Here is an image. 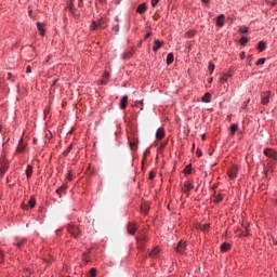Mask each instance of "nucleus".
<instances>
[{"label": "nucleus", "instance_id": "nucleus-11", "mask_svg": "<svg viewBox=\"0 0 277 277\" xmlns=\"http://www.w3.org/2000/svg\"><path fill=\"white\" fill-rule=\"evenodd\" d=\"M137 230V227H135V224L129 223L128 224V233L129 235H135Z\"/></svg>", "mask_w": 277, "mask_h": 277}, {"label": "nucleus", "instance_id": "nucleus-41", "mask_svg": "<svg viewBox=\"0 0 277 277\" xmlns=\"http://www.w3.org/2000/svg\"><path fill=\"white\" fill-rule=\"evenodd\" d=\"M148 155H150V149H146L144 155H143V159H146V157H148Z\"/></svg>", "mask_w": 277, "mask_h": 277}, {"label": "nucleus", "instance_id": "nucleus-52", "mask_svg": "<svg viewBox=\"0 0 277 277\" xmlns=\"http://www.w3.org/2000/svg\"><path fill=\"white\" fill-rule=\"evenodd\" d=\"M26 72H27V74L31 72V66H27V67H26Z\"/></svg>", "mask_w": 277, "mask_h": 277}, {"label": "nucleus", "instance_id": "nucleus-61", "mask_svg": "<svg viewBox=\"0 0 277 277\" xmlns=\"http://www.w3.org/2000/svg\"><path fill=\"white\" fill-rule=\"evenodd\" d=\"M194 148H196V144H193V150H194Z\"/></svg>", "mask_w": 277, "mask_h": 277}, {"label": "nucleus", "instance_id": "nucleus-20", "mask_svg": "<svg viewBox=\"0 0 277 277\" xmlns=\"http://www.w3.org/2000/svg\"><path fill=\"white\" fill-rule=\"evenodd\" d=\"M8 172V163H0V174Z\"/></svg>", "mask_w": 277, "mask_h": 277}, {"label": "nucleus", "instance_id": "nucleus-36", "mask_svg": "<svg viewBox=\"0 0 277 277\" xmlns=\"http://www.w3.org/2000/svg\"><path fill=\"white\" fill-rule=\"evenodd\" d=\"M239 32L240 34H248V27H246V26L240 27Z\"/></svg>", "mask_w": 277, "mask_h": 277}, {"label": "nucleus", "instance_id": "nucleus-51", "mask_svg": "<svg viewBox=\"0 0 277 277\" xmlns=\"http://www.w3.org/2000/svg\"><path fill=\"white\" fill-rule=\"evenodd\" d=\"M28 16H29L30 18H34V11H29V12H28Z\"/></svg>", "mask_w": 277, "mask_h": 277}, {"label": "nucleus", "instance_id": "nucleus-12", "mask_svg": "<svg viewBox=\"0 0 277 277\" xmlns=\"http://www.w3.org/2000/svg\"><path fill=\"white\" fill-rule=\"evenodd\" d=\"M160 47H163V42L159 41V39H156L154 41L153 51H155V53H157V51L159 50Z\"/></svg>", "mask_w": 277, "mask_h": 277}, {"label": "nucleus", "instance_id": "nucleus-7", "mask_svg": "<svg viewBox=\"0 0 277 277\" xmlns=\"http://www.w3.org/2000/svg\"><path fill=\"white\" fill-rule=\"evenodd\" d=\"M146 241H148V238L146 236L136 237V243L138 248H144V243H146Z\"/></svg>", "mask_w": 277, "mask_h": 277}, {"label": "nucleus", "instance_id": "nucleus-18", "mask_svg": "<svg viewBox=\"0 0 277 277\" xmlns=\"http://www.w3.org/2000/svg\"><path fill=\"white\" fill-rule=\"evenodd\" d=\"M24 150H25V143H23V140H21L16 148V153H23Z\"/></svg>", "mask_w": 277, "mask_h": 277}, {"label": "nucleus", "instance_id": "nucleus-24", "mask_svg": "<svg viewBox=\"0 0 277 277\" xmlns=\"http://www.w3.org/2000/svg\"><path fill=\"white\" fill-rule=\"evenodd\" d=\"M258 49H259V51H261V52L265 51V49H266L265 42L260 41V42L258 43Z\"/></svg>", "mask_w": 277, "mask_h": 277}, {"label": "nucleus", "instance_id": "nucleus-23", "mask_svg": "<svg viewBox=\"0 0 277 277\" xmlns=\"http://www.w3.org/2000/svg\"><path fill=\"white\" fill-rule=\"evenodd\" d=\"M224 200V197L222 195H214L213 202H222Z\"/></svg>", "mask_w": 277, "mask_h": 277}, {"label": "nucleus", "instance_id": "nucleus-60", "mask_svg": "<svg viewBox=\"0 0 277 277\" xmlns=\"http://www.w3.org/2000/svg\"><path fill=\"white\" fill-rule=\"evenodd\" d=\"M197 155H198V157H200V155H202V153L200 150H197Z\"/></svg>", "mask_w": 277, "mask_h": 277}, {"label": "nucleus", "instance_id": "nucleus-28", "mask_svg": "<svg viewBox=\"0 0 277 277\" xmlns=\"http://www.w3.org/2000/svg\"><path fill=\"white\" fill-rule=\"evenodd\" d=\"M28 207H30V209H34V207H36V198L31 197L29 199Z\"/></svg>", "mask_w": 277, "mask_h": 277}, {"label": "nucleus", "instance_id": "nucleus-59", "mask_svg": "<svg viewBox=\"0 0 277 277\" xmlns=\"http://www.w3.org/2000/svg\"><path fill=\"white\" fill-rule=\"evenodd\" d=\"M240 57H241V60H243V57H246V52H242V53L240 54Z\"/></svg>", "mask_w": 277, "mask_h": 277}, {"label": "nucleus", "instance_id": "nucleus-39", "mask_svg": "<svg viewBox=\"0 0 277 277\" xmlns=\"http://www.w3.org/2000/svg\"><path fill=\"white\" fill-rule=\"evenodd\" d=\"M70 150H72V145H69L66 150L63 153V155H68V153H70Z\"/></svg>", "mask_w": 277, "mask_h": 277}, {"label": "nucleus", "instance_id": "nucleus-6", "mask_svg": "<svg viewBox=\"0 0 277 277\" xmlns=\"http://www.w3.org/2000/svg\"><path fill=\"white\" fill-rule=\"evenodd\" d=\"M194 189V184H192L190 182H186L184 184V187L182 188V192H184V194H187V196H189V192Z\"/></svg>", "mask_w": 277, "mask_h": 277}, {"label": "nucleus", "instance_id": "nucleus-43", "mask_svg": "<svg viewBox=\"0 0 277 277\" xmlns=\"http://www.w3.org/2000/svg\"><path fill=\"white\" fill-rule=\"evenodd\" d=\"M271 159H275V161H277V153L273 151V156H271Z\"/></svg>", "mask_w": 277, "mask_h": 277}, {"label": "nucleus", "instance_id": "nucleus-37", "mask_svg": "<svg viewBox=\"0 0 277 277\" xmlns=\"http://www.w3.org/2000/svg\"><path fill=\"white\" fill-rule=\"evenodd\" d=\"M89 274L91 277H96V268H91Z\"/></svg>", "mask_w": 277, "mask_h": 277}, {"label": "nucleus", "instance_id": "nucleus-5", "mask_svg": "<svg viewBox=\"0 0 277 277\" xmlns=\"http://www.w3.org/2000/svg\"><path fill=\"white\" fill-rule=\"evenodd\" d=\"M237 166L233 164L228 170H227V175L229 179H237Z\"/></svg>", "mask_w": 277, "mask_h": 277}, {"label": "nucleus", "instance_id": "nucleus-25", "mask_svg": "<svg viewBox=\"0 0 277 277\" xmlns=\"http://www.w3.org/2000/svg\"><path fill=\"white\" fill-rule=\"evenodd\" d=\"M97 25H98V27L105 28V25H107V19H105V18L102 17V18L98 21Z\"/></svg>", "mask_w": 277, "mask_h": 277}, {"label": "nucleus", "instance_id": "nucleus-53", "mask_svg": "<svg viewBox=\"0 0 277 277\" xmlns=\"http://www.w3.org/2000/svg\"><path fill=\"white\" fill-rule=\"evenodd\" d=\"M6 79H9V81L12 80V74L8 72L6 74Z\"/></svg>", "mask_w": 277, "mask_h": 277}, {"label": "nucleus", "instance_id": "nucleus-35", "mask_svg": "<svg viewBox=\"0 0 277 277\" xmlns=\"http://www.w3.org/2000/svg\"><path fill=\"white\" fill-rule=\"evenodd\" d=\"M96 27H98V24L93 21L91 24V27H90L91 31H94V29H96Z\"/></svg>", "mask_w": 277, "mask_h": 277}, {"label": "nucleus", "instance_id": "nucleus-9", "mask_svg": "<svg viewBox=\"0 0 277 277\" xmlns=\"http://www.w3.org/2000/svg\"><path fill=\"white\" fill-rule=\"evenodd\" d=\"M226 19V16L224 14H221L216 17V27H222L224 25V21Z\"/></svg>", "mask_w": 277, "mask_h": 277}, {"label": "nucleus", "instance_id": "nucleus-31", "mask_svg": "<svg viewBox=\"0 0 277 277\" xmlns=\"http://www.w3.org/2000/svg\"><path fill=\"white\" fill-rule=\"evenodd\" d=\"M157 254H159V248H155L154 250H151L149 252V256H151V258L157 256Z\"/></svg>", "mask_w": 277, "mask_h": 277}, {"label": "nucleus", "instance_id": "nucleus-58", "mask_svg": "<svg viewBox=\"0 0 277 277\" xmlns=\"http://www.w3.org/2000/svg\"><path fill=\"white\" fill-rule=\"evenodd\" d=\"M149 36H150V32L146 34L144 40H148Z\"/></svg>", "mask_w": 277, "mask_h": 277}, {"label": "nucleus", "instance_id": "nucleus-56", "mask_svg": "<svg viewBox=\"0 0 277 277\" xmlns=\"http://www.w3.org/2000/svg\"><path fill=\"white\" fill-rule=\"evenodd\" d=\"M240 237H248V233L247 232L246 233H241Z\"/></svg>", "mask_w": 277, "mask_h": 277}, {"label": "nucleus", "instance_id": "nucleus-16", "mask_svg": "<svg viewBox=\"0 0 277 277\" xmlns=\"http://www.w3.org/2000/svg\"><path fill=\"white\" fill-rule=\"evenodd\" d=\"M233 77L232 74H224L221 78H220V83H226V81H228V78Z\"/></svg>", "mask_w": 277, "mask_h": 277}, {"label": "nucleus", "instance_id": "nucleus-44", "mask_svg": "<svg viewBox=\"0 0 277 277\" xmlns=\"http://www.w3.org/2000/svg\"><path fill=\"white\" fill-rule=\"evenodd\" d=\"M22 209H23L24 211H27V209H29V206H28V205H25V203H22Z\"/></svg>", "mask_w": 277, "mask_h": 277}, {"label": "nucleus", "instance_id": "nucleus-22", "mask_svg": "<svg viewBox=\"0 0 277 277\" xmlns=\"http://www.w3.org/2000/svg\"><path fill=\"white\" fill-rule=\"evenodd\" d=\"M172 62H174V54L173 53H169L167 55V64L170 65V64H172Z\"/></svg>", "mask_w": 277, "mask_h": 277}, {"label": "nucleus", "instance_id": "nucleus-54", "mask_svg": "<svg viewBox=\"0 0 277 277\" xmlns=\"http://www.w3.org/2000/svg\"><path fill=\"white\" fill-rule=\"evenodd\" d=\"M104 77H105L106 79H109V72H108V71H105V72H104Z\"/></svg>", "mask_w": 277, "mask_h": 277}, {"label": "nucleus", "instance_id": "nucleus-38", "mask_svg": "<svg viewBox=\"0 0 277 277\" xmlns=\"http://www.w3.org/2000/svg\"><path fill=\"white\" fill-rule=\"evenodd\" d=\"M263 64H265V58L258 60L256 66H263Z\"/></svg>", "mask_w": 277, "mask_h": 277}, {"label": "nucleus", "instance_id": "nucleus-42", "mask_svg": "<svg viewBox=\"0 0 277 277\" xmlns=\"http://www.w3.org/2000/svg\"><path fill=\"white\" fill-rule=\"evenodd\" d=\"M157 3H159V0H151V6L153 8H156Z\"/></svg>", "mask_w": 277, "mask_h": 277}, {"label": "nucleus", "instance_id": "nucleus-34", "mask_svg": "<svg viewBox=\"0 0 277 277\" xmlns=\"http://www.w3.org/2000/svg\"><path fill=\"white\" fill-rule=\"evenodd\" d=\"M210 72L212 74L214 70H215V64H213L212 62L209 63V66H208Z\"/></svg>", "mask_w": 277, "mask_h": 277}, {"label": "nucleus", "instance_id": "nucleus-30", "mask_svg": "<svg viewBox=\"0 0 277 277\" xmlns=\"http://www.w3.org/2000/svg\"><path fill=\"white\" fill-rule=\"evenodd\" d=\"M274 151H275L274 149H264V155H265L266 157L272 158Z\"/></svg>", "mask_w": 277, "mask_h": 277}, {"label": "nucleus", "instance_id": "nucleus-55", "mask_svg": "<svg viewBox=\"0 0 277 277\" xmlns=\"http://www.w3.org/2000/svg\"><path fill=\"white\" fill-rule=\"evenodd\" d=\"M155 177V172H150L149 173V179H154Z\"/></svg>", "mask_w": 277, "mask_h": 277}, {"label": "nucleus", "instance_id": "nucleus-10", "mask_svg": "<svg viewBox=\"0 0 277 277\" xmlns=\"http://www.w3.org/2000/svg\"><path fill=\"white\" fill-rule=\"evenodd\" d=\"M127 103H129V96L124 95L120 101V109H127Z\"/></svg>", "mask_w": 277, "mask_h": 277}, {"label": "nucleus", "instance_id": "nucleus-13", "mask_svg": "<svg viewBox=\"0 0 277 277\" xmlns=\"http://www.w3.org/2000/svg\"><path fill=\"white\" fill-rule=\"evenodd\" d=\"M146 10H147L146 3H141V4L137 6V9H136V12H137L138 14H144V12H146Z\"/></svg>", "mask_w": 277, "mask_h": 277}, {"label": "nucleus", "instance_id": "nucleus-14", "mask_svg": "<svg viewBox=\"0 0 277 277\" xmlns=\"http://www.w3.org/2000/svg\"><path fill=\"white\" fill-rule=\"evenodd\" d=\"M34 174V168L28 164L27 168H26V176L27 179H31V175Z\"/></svg>", "mask_w": 277, "mask_h": 277}, {"label": "nucleus", "instance_id": "nucleus-64", "mask_svg": "<svg viewBox=\"0 0 277 277\" xmlns=\"http://www.w3.org/2000/svg\"><path fill=\"white\" fill-rule=\"evenodd\" d=\"M202 140H205V135H202Z\"/></svg>", "mask_w": 277, "mask_h": 277}, {"label": "nucleus", "instance_id": "nucleus-49", "mask_svg": "<svg viewBox=\"0 0 277 277\" xmlns=\"http://www.w3.org/2000/svg\"><path fill=\"white\" fill-rule=\"evenodd\" d=\"M211 0H201V2L205 4V5H209Z\"/></svg>", "mask_w": 277, "mask_h": 277}, {"label": "nucleus", "instance_id": "nucleus-19", "mask_svg": "<svg viewBox=\"0 0 277 277\" xmlns=\"http://www.w3.org/2000/svg\"><path fill=\"white\" fill-rule=\"evenodd\" d=\"M67 187H68V186H66L65 184H63L61 187H58V188L56 189L57 196H62V193L66 192Z\"/></svg>", "mask_w": 277, "mask_h": 277}, {"label": "nucleus", "instance_id": "nucleus-63", "mask_svg": "<svg viewBox=\"0 0 277 277\" xmlns=\"http://www.w3.org/2000/svg\"><path fill=\"white\" fill-rule=\"evenodd\" d=\"M211 81H213V78L210 79L209 83H211Z\"/></svg>", "mask_w": 277, "mask_h": 277}, {"label": "nucleus", "instance_id": "nucleus-21", "mask_svg": "<svg viewBox=\"0 0 277 277\" xmlns=\"http://www.w3.org/2000/svg\"><path fill=\"white\" fill-rule=\"evenodd\" d=\"M202 102H203V103H211V93H206V94L202 96Z\"/></svg>", "mask_w": 277, "mask_h": 277}, {"label": "nucleus", "instance_id": "nucleus-8", "mask_svg": "<svg viewBox=\"0 0 277 277\" xmlns=\"http://www.w3.org/2000/svg\"><path fill=\"white\" fill-rule=\"evenodd\" d=\"M166 137V130L163 128H159L156 132V138L163 140Z\"/></svg>", "mask_w": 277, "mask_h": 277}, {"label": "nucleus", "instance_id": "nucleus-2", "mask_svg": "<svg viewBox=\"0 0 277 277\" xmlns=\"http://www.w3.org/2000/svg\"><path fill=\"white\" fill-rule=\"evenodd\" d=\"M185 250H187V242L181 240L175 247V251L177 254H185Z\"/></svg>", "mask_w": 277, "mask_h": 277}, {"label": "nucleus", "instance_id": "nucleus-50", "mask_svg": "<svg viewBox=\"0 0 277 277\" xmlns=\"http://www.w3.org/2000/svg\"><path fill=\"white\" fill-rule=\"evenodd\" d=\"M78 5H79V8H82V5H83V0H78Z\"/></svg>", "mask_w": 277, "mask_h": 277}, {"label": "nucleus", "instance_id": "nucleus-4", "mask_svg": "<svg viewBox=\"0 0 277 277\" xmlns=\"http://www.w3.org/2000/svg\"><path fill=\"white\" fill-rule=\"evenodd\" d=\"M138 140L135 136H129V146L131 150H137Z\"/></svg>", "mask_w": 277, "mask_h": 277}, {"label": "nucleus", "instance_id": "nucleus-45", "mask_svg": "<svg viewBox=\"0 0 277 277\" xmlns=\"http://www.w3.org/2000/svg\"><path fill=\"white\" fill-rule=\"evenodd\" d=\"M143 213H148V208L146 206H143L142 208Z\"/></svg>", "mask_w": 277, "mask_h": 277}, {"label": "nucleus", "instance_id": "nucleus-15", "mask_svg": "<svg viewBox=\"0 0 277 277\" xmlns=\"http://www.w3.org/2000/svg\"><path fill=\"white\" fill-rule=\"evenodd\" d=\"M229 131H230V134H232V135H235V132H236V131H239V124L233 123V124L229 127Z\"/></svg>", "mask_w": 277, "mask_h": 277}, {"label": "nucleus", "instance_id": "nucleus-27", "mask_svg": "<svg viewBox=\"0 0 277 277\" xmlns=\"http://www.w3.org/2000/svg\"><path fill=\"white\" fill-rule=\"evenodd\" d=\"M131 55H133V52H132L131 50L126 51V52L123 53V60H129V58H131Z\"/></svg>", "mask_w": 277, "mask_h": 277}, {"label": "nucleus", "instance_id": "nucleus-26", "mask_svg": "<svg viewBox=\"0 0 277 277\" xmlns=\"http://www.w3.org/2000/svg\"><path fill=\"white\" fill-rule=\"evenodd\" d=\"M239 44H241V47H246V44H248V37H241Z\"/></svg>", "mask_w": 277, "mask_h": 277}, {"label": "nucleus", "instance_id": "nucleus-33", "mask_svg": "<svg viewBox=\"0 0 277 277\" xmlns=\"http://www.w3.org/2000/svg\"><path fill=\"white\" fill-rule=\"evenodd\" d=\"M186 36H187L188 38H194V37L196 36V30H188V31L186 32Z\"/></svg>", "mask_w": 277, "mask_h": 277}, {"label": "nucleus", "instance_id": "nucleus-40", "mask_svg": "<svg viewBox=\"0 0 277 277\" xmlns=\"http://www.w3.org/2000/svg\"><path fill=\"white\" fill-rule=\"evenodd\" d=\"M113 31H116V32L120 31V26L118 24L113 26Z\"/></svg>", "mask_w": 277, "mask_h": 277}, {"label": "nucleus", "instance_id": "nucleus-17", "mask_svg": "<svg viewBox=\"0 0 277 277\" xmlns=\"http://www.w3.org/2000/svg\"><path fill=\"white\" fill-rule=\"evenodd\" d=\"M230 250V243L224 242L221 245V252H228Z\"/></svg>", "mask_w": 277, "mask_h": 277}, {"label": "nucleus", "instance_id": "nucleus-47", "mask_svg": "<svg viewBox=\"0 0 277 277\" xmlns=\"http://www.w3.org/2000/svg\"><path fill=\"white\" fill-rule=\"evenodd\" d=\"M201 230H209V225L205 224V225L201 227Z\"/></svg>", "mask_w": 277, "mask_h": 277}, {"label": "nucleus", "instance_id": "nucleus-62", "mask_svg": "<svg viewBox=\"0 0 277 277\" xmlns=\"http://www.w3.org/2000/svg\"><path fill=\"white\" fill-rule=\"evenodd\" d=\"M140 104H141V105H144V102H143V101H141V102H140Z\"/></svg>", "mask_w": 277, "mask_h": 277}, {"label": "nucleus", "instance_id": "nucleus-57", "mask_svg": "<svg viewBox=\"0 0 277 277\" xmlns=\"http://www.w3.org/2000/svg\"><path fill=\"white\" fill-rule=\"evenodd\" d=\"M115 23H120V18L118 16H115Z\"/></svg>", "mask_w": 277, "mask_h": 277}, {"label": "nucleus", "instance_id": "nucleus-32", "mask_svg": "<svg viewBox=\"0 0 277 277\" xmlns=\"http://www.w3.org/2000/svg\"><path fill=\"white\" fill-rule=\"evenodd\" d=\"M183 172L184 174H192V164L186 166Z\"/></svg>", "mask_w": 277, "mask_h": 277}, {"label": "nucleus", "instance_id": "nucleus-1", "mask_svg": "<svg viewBox=\"0 0 277 277\" xmlns=\"http://www.w3.org/2000/svg\"><path fill=\"white\" fill-rule=\"evenodd\" d=\"M67 232L74 239H79L81 237V229L75 224H68Z\"/></svg>", "mask_w": 277, "mask_h": 277}, {"label": "nucleus", "instance_id": "nucleus-29", "mask_svg": "<svg viewBox=\"0 0 277 277\" xmlns=\"http://www.w3.org/2000/svg\"><path fill=\"white\" fill-rule=\"evenodd\" d=\"M38 31L41 36H44V28L41 23H37Z\"/></svg>", "mask_w": 277, "mask_h": 277}, {"label": "nucleus", "instance_id": "nucleus-3", "mask_svg": "<svg viewBox=\"0 0 277 277\" xmlns=\"http://www.w3.org/2000/svg\"><path fill=\"white\" fill-rule=\"evenodd\" d=\"M271 96H272V92H269V91H265V92L261 93V103L263 105H268Z\"/></svg>", "mask_w": 277, "mask_h": 277}, {"label": "nucleus", "instance_id": "nucleus-48", "mask_svg": "<svg viewBox=\"0 0 277 277\" xmlns=\"http://www.w3.org/2000/svg\"><path fill=\"white\" fill-rule=\"evenodd\" d=\"M87 256H88V253H84L83 259H82V261H84V263H88V258Z\"/></svg>", "mask_w": 277, "mask_h": 277}, {"label": "nucleus", "instance_id": "nucleus-46", "mask_svg": "<svg viewBox=\"0 0 277 277\" xmlns=\"http://www.w3.org/2000/svg\"><path fill=\"white\" fill-rule=\"evenodd\" d=\"M0 263H3V251L0 250Z\"/></svg>", "mask_w": 277, "mask_h": 277}]
</instances>
